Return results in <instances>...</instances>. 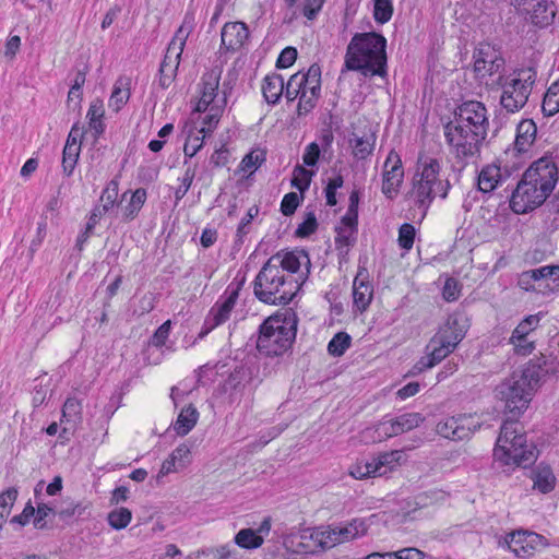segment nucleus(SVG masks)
<instances>
[{"mask_svg":"<svg viewBox=\"0 0 559 559\" xmlns=\"http://www.w3.org/2000/svg\"><path fill=\"white\" fill-rule=\"evenodd\" d=\"M486 114L483 103L468 100L456 108L454 119L444 126L447 143L461 167L480 152L489 127Z\"/></svg>","mask_w":559,"mask_h":559,"instance_id":"f257e3e1","label":"nucleus"},{"mask_svg":"<svg viewBox=\"0 0 559 559\" xmlns=\"http://www.w3.org/2000/svg\"><path fill=\"white\" fill-rule=\"evenodd\" d=\"M558 179L559 170L551 158L542 157L534 162L525 170L512 193V211L525 214L542 205L555 189Z\"/></svg>","mask_w":559,"mask_h":559,"instance_id":"f03ea898","label":"nucleus"},{"mask_svg":"<svg viewBox=\"0 0 559 559\" xmlns=\"http://www.w3.org/2000/svg\"><path fill=\"white\" fill-rule=\"evenodd\" d=\"M554 371L545 356L530 360L522 369L496 386V396L504 402V412L512 418L520 416L528 406L533 392L543 377Z\"/></svg>","mask_w":559,"mask_h":559,"instance_id":"7ed1b4c3","label":"nucleus"},{"mask_svg":"<svg viewBox=\"0 0 559 559\" xmlns=\"http://www.w3.org/2000/svg\"><path fill=\"white\" fill-rule=\"evenodd\" d=\"M386 39L383 35L370 33L355 34L346 49L345 68L360 71L364 75L386 74Z\"/></svg>","mask_w":559,"mask_h":559,"instance_id":"20e7f679","label":"nucleus"},{"mask_svg":"<svg viewBox=\"0 0 559 559\" xmlns=\"http://www.w3.org/2000/svg\"><path fill=\"white\" fill-rule=\"evenodd\" d=\"M298 317L292 309L266 318L259 328L257 348L260 354L275 357L285 354L296 338Z\"/></svg>","mask_w":559,"mask_h":559,"instance_id":"39448f33","label":"nucleus"},{"mask_svg":"<svg viewBox=\"0 0 559 559\" xmlns=\"http://www.w3.org/2000/svg\"><path fill=\"white\" fill-rule=\"evenodd\" d=\"M300 289V283L272 262H265L253 281L255 298L266 305H287Z\"/></svg>","mask_w":559,"mask_h":559,"instance_id":"423d86ee","label":"nucleus"},{"mask_svg":"<svg viewBox=\"0 0 559 559\" xmlns=\"http://www.w3.org/2000/svg\"><path fill=\"white\" fill-rule=\"evenodd\" d=\"M536 78L533 68H518L509 74H500L490 84V90H501L500 105L513 114L526 105Z\"/></svg>","mask_w":559,"mask_h":559,"instance_id":"0eeeda50","label":"nucleus"},{"mask_svg":"<svg viewBox=\"0 0 559 559\" xmlns=\"http://www.w3.org/2000/svg\"><path fill=\"white\" fill-rule=\"evenodd\" d=\"M440 164L436 158H427L418 166L412 180L411 197L424 217L436 197L445 199L451 187L448 179H440Z\"/></svg>","mask_w":559,"mask_h":559,"instance_id":"6e6552de","label":"nucleus"},{"mask_svg":"<svg viewBox=\"0 0 559 559\" xmlns=\"http://www.w3.org/2000/svg\"><path fill=\"white\" fill-rule=\"evenodd\" d=\"M519 426L514 420L503 423L493 454L506 464L526 467L536 460L537 453L534 445L527 444L526 435Z\"/></svg>","mask_w":559,"mask_h":559,"instance_id":"1a4fd4ad","label":"nucleus"},{"mask_svg":"<svg viewBox=\"0 0 559 559\" xmlns=\"http://www.w3.org/2000/svg\"><path fill=\"white\" fill-rule=\"evenodd\" d=\"M475 78L483 81L487 76L503 74L506 60L500 49L489 43H480L473 52Z\"/></svg>","mask_w":559,"mask_h":559,"instance_id":"9d476101","label":"nucleus"},{"mask_svg":"<svg viewBox=\"0 0 559 559\" xmlns=\"http://www.w3.org/2000/svg\"><path fill=\"white\" fill-rule=\"evenodd\" d=\"M194 28L193 15L187 14L182 24L175 33L173 39L168 44L166 53L159 67V72H177L181 55L183 52L186 41Z\"/></svg>","mask_w":559,"mask_h":559,"instance_id":"9b49d317","label":"nucleus"},{"mask_svg":"<svg viewBox=\"0 0 559 559\" xmlns=\"http://www.w3.org/2000/svg\"><path fill=\"white\" fill-rule=\"evenodd\" d=\"M515 11L532 24L545 27L552 23L556 11L549 0H511Z\"/></svg>","mask_w":559,"mask_h":559,"instance_id":"f8f14e48","label":"nucleus"},{"mask_svg":"<svg viewBox=\"0 0 559 559\" xmlns=\"http://www.w3.org/2000/svg\"><path fill=\"white\" fill-rule=\"evenodd\" d=\"M240 285L241 284L233 286V284H230L226 289V298L222 302H216L212 307V309L210 310L209 314L204 320L201 336L207 334L210 331L223 324L229 319L230 313L239 297Z\"/></svg>","mask_w":559,"mask_h":559,"instance_id":"ddd939ff","label":"nucleus"},{"mask_svg":"<svg viewBox=\"0 0 559 559\" xmlns=\"http://www.w3.org/2000/svg\"><path fill=\"white\" fill-rule=\"evenodd\" d=\"M479 427L471 415H459L448 417L437 425V433L442 438L450 440H464Z\"/></svg>","mask_w":559,"mask_h":559,"instance_id":"4468645a","label":"nucleus"},{"mask_svg":"<svg viewBox=\"0 0 559 559\" xmlns=\"http://www.w3.org/2000/svg\"><path fill=\"white\" fill-rule=\"evenodd\" d=\"M504 542L508 548L521 558L532 556L536 549L545 545L542 535L527 531L512 532L507 535Z\"/></svg>","mask_w":559,"mask_h":559,"instance_id":"2eb2a0df","label":"nucleus"},{"mask_svg":"<svg viewBox=\"0 0 559 559\" xmlns=\"http://www.w3.org/2000/svg\"><path fill=\"white\" fill-rule=\"evenodd\" d=\"M404 170L397 153L391 151L384 162L382 193L393 199L402 185Z\"/></svg>","mask_w":559,"mask_h":559,"instance_id":"dca6fc26","label":"nucleus"},{"mask_svg":"<svg viewBox=\"0 0 559 559\" xmlns=\"http://www.w3.org/2000/svg\"><path fill=\"white\" fill-rule=\"evenodd\" d=\"M466 323L463 317L453 314L449 316L447 322L432 337L433 344H445L455 349L457 344L466 334Z\"/></svg>","mask_w":559,"mask_h":559,"instance_id":"f3484780","label":"nucleus"},{"mask_svg":"<svg viewBox=\"0 0 559 559\" xmlns=\"http://www.w3.org/2000/svg\"><path fill=\"white\" fill-rule=\"evenodd\" d=\"M221 37V48L229 52H236L248 41L249 29L243 22H228L223 26Z\"/></svg>","mask_w":559,"mask_h":559,"instance_id":"a211bd4d","label":"nucleus"},{"mask_svg":"<svg viewBox=\"0 0 559 559\" xmlns=\"http://www.w3.org/2000/svg\"><path fill=\"white\" fill-rule=\"evenodd\" d=\"M372 297L373 288L371 283L368 281V271L367 269L359 266L353 283L354 305L362 312L369 307Z\"/></svg>","mask_w":559,"mask_h":559,"instance_id":"6ab92c4d","label":"nucleus"},{"mask_svg":"<svg viewBox=\"0 0 559 559\" xmlns=\"http://www.w3.org/2000/svg\"><path fill=\"white\" fill-rule=\"evenodd\" d=\"M251 371L246 367L236 368L223 384L225 393H229L233 401L239 399L246 389L247 384L251 381Z\"/></svg>","mask_w":559,"mask_h":559,"instance_id":"aec40b11","label":"nucleus"},{"mask_svg":"<svg viewBox=\"0 0 559 559\" xmlns=\"http://www.w3.org/2000/svg\"><path fill=\"white\" fill-rule=\"evenodd\" d=\"M300 258L309 261L308 254L305 251L300 252H277L272 255L266 262H272L280 270H284L285 273L294 275L301 265Z\"/></svg>","mask_w":559,"mask_h":559,"instance_id":"412c9836","label":"nucleus"},{"mask_svg":"<svg viewBox=\"0 0 559 559\" xmlns=\"http://www.w3.org/2000/svg\"><path fill=\"white\" fill-rule=\"evenodd\" d=\"M284 93V79L281 74L272 73L263 79L262 94L265 102L275 105L280 102Z\"/></svg>","mask_w":559,"mask_h":559,"instance_id":"4be33fe9","label":"nucleus"},{"mask_svg":"<svg viewBox=\"0 0 559 559\" xmlns=\"http://www.w3.org/2000/svg\"><path fill=\"white\" fill-rule=\"evenodd\" d=\"M537 128L533 120H522L516 129L514 148L519 153L526 152L535 141Z\"/></svg>","mask_w":559,"mask_h":559,"instance_id":"5701e85b","label":"nucleus"},{"mask_svg":"<svg viewBox=\"0 0 559 559\" xmlns=\"http://www.w3.org/2000/svg\"><path fill=\"white\" fill-rule=\"evenodd\" d=\"M377 136L373 132H365L362 135L353 133L349 143L353 147V155L357 159H366L374 150Z\"/></svg>","mask_w":559,"mask_h":559,"instance_id":"b1692460","label":"nucleus"},{"mask_svg":"<svg viewBox=\"0 0 559 559\" xmlns=\"http://www.w3.org/2000/svg\"><path fill=\"white\" fill-rule=\"evenodd\" d=\"M221 73L222 71L218 68H214L204 73L202 76L203 90L201 104L204 105V108H207L214 102L217 95Z\"/></svg>","mask_w":559,"mask_h":559,"instance_id":"393cba45","label":"nucleus"},{"mask_svg":"<svg viewBox=\"0 0 559 559\" xmlns=\"http://www.w3.org/2000/svg\"><path fill=\"white\" fill-rule=\"evenodd\" d=\"M311 80L308 82L310 87H308L309 93H302L299 96V102L297 105V115L305 116L309 114L316 106L321 96V87L320 83L314 82V73L310 75Z\"/></svg>","mask_w":559,"mask_h":559,"instance_id":"a878e982","label":"nucleus"},{"mask_svg":"<svg viewBox=\"0 0 559 559\" xmlns=\"http://www.w3.org/2000/svg\"><path fill=\"white\" fill-rule=\"evenodd\" d=\"M501 180L502 175L500 167L495 164L487 165L480 170L478 175V189L485 193L491 192L497 188Z\"/></svg>","mask_w":559,"mask_h":559,"instance_id":"bb28decb","label":"nucleus"},{"mask_svg":"<svg viewBox=\"0 0 559 559\" xmlns=\"http://www.w3.org/2000/svg\"><path fill=\"white\" fill-rule=\"evenodd\" d=\"M198 418L199 412L193 405H188L187 407L182 408L176 423L174 424V429L177 435H188L195 426Z\"/></svg>","mask_w":559,"mask_h":559,"instance_id":"cd10ccee","label":"nucleus"},{"mask_svg":"<svg viewBox=\"0 0 559 559\" xmlns=\"http://www.w3.org/2000/svg\"><path fill=\"white\" fill-rule=\"evenodd\" d=\"M336 534L341 543H345L362 536L367 533L368 526L365 520L354 519L345 526H335Z\"/></svg>","mask_w":559,"mask_h":559,"instance_id":"c85d7f7f","label":"nucleus"},{"mask_svg":"<svg viewBox=\"0 0 559 559\" xmlns=\"http://www.w3.org/2000/svg\"><path fill=\"white\" fill-rule=\"evenodd\" d=\"M81 144H74V140L66 141L62 152V170L66 176H71L78 164Z\"/></svg>","mask_w":559,"mask_h":559,"instance_id":"c756f323","label":"nucleus"},{"mask_svg":"<svg viewBox=\"0 0 559 559\" xmlns=\"http://www.w3.org/2000/svg\"><path fill=\"white\" fill-rule=\"evenodd\" d=\"M85 509L86 507L81 502L69 500L63 501L61 506L56 509V513L61 522L71 524L84 513Z\"/></svg>","mask_w":559,"mask_h":559,"instance_id":"7c9ffc66","label":"nucleus"},{"mask_svg":"<svg viewBox=\"0 0 559 559\" xmlns=\"http://www.w3.org/2000/svg\"><path fill=\"white\" fill-rule=\"evenodd\" d=\"M534 488L543 493H548L555 488L556 477L548 466L538 467L534 473Z\"/></svg>","mask_w":559,"mask_h":559,"instance_id":"2f4dec72","label":"nucleus"},{"mask_svg":"<svg viewBox=\"0 0 559 559\" xmlns=\"http://www.w3.org/2000/svg\"><path fill=\"white\" fill-rule=\"evenodd\" d=\"M311 538L317 542L322 549H329L340 544V539L336 534V527L331 525L317 528L311 534Z\"/></svg>","mask_w":559,"mask_h":559,"instance_id":"473e14b6","label":"nucleus"},{"mask_svg":"<svg viewBox=\"0 0 559 559\" xmlns=\"http://www.w3.org/2000/svg\"><path fill=\"white\" fill-rule=\"evenodd\" d=\"M542 109L544 115L548 117L559 112V79L548 87L543 99Z\"/></svg>","mask_w":559,"mask_h":559,"instance_id":"72a5a7b5","label":"nucleus"},{"mask_svg":"<svg viewBox=\"0 0 559 559\" xmlns=\"http://www.w3.org/2000/svg\"><path fill=\"white\" fill-rule=\"evenodd\" d=\"M335 233H336V237H335L336 250L338 251L340 255L345 257L348 253L349 248L353 247L356 242L355 235L357 231H355L350 228L335 227Z\"/></svg>","mask_w":559,"mask_h":559,"instance_id":"f704fd0d","label":"nucleus"},{"mask_svg":"<svg viewBox=\"0 0 559 559\" xmlns=\"http://www.w3.org/2000/svg\"><path fill=\"white\" fill-rule=\"evenodd\" d=\"M399 435L411 431L419 427L425 417L420 413H405L393 418Z\"/></svg>","mask_w":559,"mask_h":559,"instance_id":"c9c22d12","label":"nucleus"},{"mask_svg":"<svg viewBox=\"0 0 559 559\" xmlns=\"http://www.w3.org/2000/svg\"><path fill=\"white\" fill-rule=\"evenodd\" d=\"M146 190L143 188H139L132 193L131 200L123 211V219L126 222H130L136 217L146 201Z\"/></svg>","mask_w":559,"mask_h":559,"instance_id":"e433bc0d","label":"nucleus"},{"mask_svg":"<svg viewBox=\"0 0 559 559\" xmlns=\"http://www.w3.org/2000/svg\"><path fill=\"white\" fill-rule=\"evenodd\" d=\"M129 97L130 91L128 82H124L123 79L117 80L109 99V105L114 107V110L118 111L124 104H127Z\"/></svg>","mask_w":559,"mask_h":559,"instance_id":"4c0bfd02","label":"nucleus"},{"mask_svg":"<svg viewBox=\"0 0 559 559\" xmlns=\"http://www.w3.org/2000/svg\"><path fill=\"white\" fill-rule=\"evenodd\" d=\"M235 543L241 548L255 549L263 544V538L253 530L243 528L236 534Z\"/></svg>","mask_w":559,"mask_h":559,"instance_id":"58836bf2","label":"nucleus"},{"mask_svg":"<svg viewBox=\"0 0 559 559\" xmlns=\"http://www.w3.org/2000/svg\"><path fill=\"white\" fill-rule=\"evenodd\" d=\"M352 337L346 332L336 333L328 344V352L334 357H341L349 348Z\"/></svg>","mask_w":559,"mask_h":559,"instance_id":"ea45409f","label":"nucleus"},{"mask_svg":"<svg viewBox=\"0 0 559 559\" xmlns=\"http://www.w3.org/2000/svg\"><path fill=\"white\" fill-rule=\"evenodd\" d=\"M131 519H132L131 511L128 508H123V507L114 509L112 511H110L108 513V516H107L108 524L114 530H118V531L126 528L129 525V523L131 522Z\"/></svg>","mask_w":559,"mask_h":559,"instance_id":"a19ab883","label":"nucleus"},{"mask_svg":"<svg viewBox=\"0 0 559 559\" xmlns=\"http://www.w3.org/2000/svg\"><path fill=\"white\" fill-rule=\"evenodd\" d=\"M57 516L56 508L47 503H37L34 515V526L38 530L51 527L48 525V519Z\"/></svg>","mask_w":559,"mask_h":559,"instance_id":"79ce46f5","label":"nucleus"},{"mask_svg":"<svg viewBox=\"0 0 559 559\" xmlns=\"http://www.w3.org/2000/svg\"><path fill=\"white\" fill-rule=\"evenodd\" d=\"M393 15L392 0H373V19L379 24H385Z\"/></svg>","mask_w":559,"mask_h":559,"instance_id":"37998d69","label":"nucleus"},{"mask_svg":"<svg viewBox=\"0 0 559 559\" xmlns=\"http://www.w3.org/2000/svg\"><path fill=\"white\" fill-rule=\"evenodd\" d=\"M427 349H430V353L425 356L426 361H431V368L443 360L454 349L447 346L445 344H433L432 338L427 345Z\"/></svg>","mask_w":559,"mask_h":559,"instance_id":"c03bdc74","label":"nucleus"},{"mask_svg":"<svg viewBox=\"0 0 559 559\" xmlns=\"http://www.w3.org/2000/svg\"><path fill=\"white\" fill-rule=\"evenodd\" d=\"M265 160V153L263 151H251L245 155L240 163V169L245 173L252 174Z\"/></svg>","mask_w":559,"mask_h":559,"instance_id":"a18cd8bd","label":"nucleus"},{"mask_svg":"<svg viewBox=\"0 0 559 559\" xmlns=\"http://www.w3.org/2000/svg\"><path fill=\"white\" fill-rule=\"evenodd\" d=\"M292 186L304 193L310 186L312 171L302 166H296L293 173Z\"/></svg>","mask_w":559,"mask_h":559,"instance_id":"49530a36","label":"nucleus"},{"mask_svg":"<svg viewBox=\"0 0 559 559\" xmlns=\"http://www.w3.org/2000/svg\"><path fill=\"white\" fill-rule=\"evenodd\" d=\"M117 197L118 181L110 180L100 195V201L103 202L100 211L103 213H107L109 210H111L116 203Z\"/></svg>","mask_w":559,"mask_h":559,"instance_id":"de8ad7c7","label":"nucleus"},{"mask_svg":"<svg viewBox=\"0 0 559 559\" xmlns=\"http://www.w3.org/2000/svg\"><path fill=\"white\" fill-rule=\"evenodd\" d=\"M313 72H314V79H317L314 82L321 84V67L318 63L311 64L309 67V69L307 70V72L299 71V72L295 73L296 76L300 78L298 80V83H300L299 96H301L304 91H305V93H309L308 87H310V85L308 82L311 80L310 75L313 74Z\"/></svg>","mask_w":559,"mask_h":559,"instance_id":"09e8293b","label":"nucleus"},{"mask_svg":"<svg viewBox=\"0 0 559 559\" xmlns=\"http://www.w3.org/2000/svg\"><path fill=\"white\" fill-rule=\"evenodd\" d=\"M533 278L534 281H540L546 278L559 280V266H542L538 269L530 270L524 272V280Z\"/></svg>","mask_w":559,"mask_h":559,"instance_id":"8fccbe9b","label":"nucleus"},{"mask_svg":"<svg viewBox=\"0 0 559 559\" xmlns=\"http://www.w3.org/2000/svg\"><path fill=\"white\" fill-rule=\"evenodd\" d=\"M17 498V490L9 488L0 493V520L5 521L11 513V509Z\"/></svg>","mask_w":559,"mask_h":559,"instance_id":"3c124183","label":"nucleus"},{"mask_svg":"<svg viewBox=\"0 0 559 559\" xmlns=\"http://www.w3.org/2000/svg\"><path fill=\"white\" fill-rule=\"evenodd\" d=\"M415 235H416L415 227L409 223H404L399 228V238H397L399 246L406 251L411 250L414 245Z\"/></svg>","mask_w":559,"mask_h":559,"instance_id":"603ef678","label":"nucleus"},{"mask_svg":"<svg viewBox=\"0 0 559 559\" xmlns=\"http://www.w3.org/2000/svg\"><path fill=\"white\" fill-rule=\"evenodd\" d=\"M195 176V167L188 166L182 178L180 186L175 190L176 203H178L189 191Z\"/></svg>","mask_w":559,"mask_h":559,"instance_id":"864d4df0","label":"nucleus"},{"mask_svg":"<svg viewBox=\"0 0 559 559\" xmlns=\"http://www.w3.org/2000/svg\"><path fill=\"white\" fill-rule=\"evenodd\" d=\"M402 459V451L395 450L391 452L382 453L374 460L372 463L377 465L379 471H386L388 468H392L394 463H399Z\"/></svg>","mask_w":559,"mask_h":559,"instance_id":"5fc2aeb1","label":"nucleus"},{"mask_svg":"<svg viewBox=\"0 0 559 559\" xmlns=\"http://www.w3.org/2000/svg\"><path fill=\"white\" fill-rule=\"evenodd\" d=\"M198 132L195 135H190L185 143L183 153L186 159L183 162L185 165L188 164V158H192L203 146V139L205 135H200Z\"/></svg>","mask_w":559,"mask_h":559,"instance_id":"6e6d98bb","label":"nucleus"},{"mask_svg":"<svg viewBox=\"0 0 559 559\" xmlns=\"http://www.w3.org/2000/svg\"><path fill=\"white\" fill-rule=\"evenodd\" d=\"M318 228L317 217L313 212H308L304 222L296 229V236L306 238L312 235Z\"/></svg>","mask_w":559,"mask_h":559,"instance_id":"4d7b16f0","label":"nucleus"},{"mask_svg":"<svg viewBox=\"0 0 559 559\" xmlns=\"http://www.w3.org/2000/svg\"><path fill=\"white\" fill-rule=\"evenodd\" d=\"M539 322V314L526 317L512 332L514 338L527 336L530 332L536 329Z\"/></svg>","mask_w":559,"mask_h":559,"instance_id":"13d9d810","label":"nucleus"},{"mask_svg":"<svg viewBox=\"0 0 559 559\" xmlns=\"http://www.w3.org/2000/svg\"><path fill=\"white\" fill-rule=\"evenodd\" d=\"M386 473V471H379L377 465L371 463H366L364 466H356L350 471V475L356 479H362L365 477H374L382 476Z\"/></svg>","mask_w":559,"mask_h":559,"instance_id":"bf43d9fd","label":"nucleus"},{"mask_svg":"<svg viewBox=\"0 0 559 559\" xmlns=\"http://www.w3.org/2000/svg\"><path fill=\"white\" fill-rule=\"evenodd\" d=\"M200 554L203 556H212L213 559H240L237 550L235 548H230L228 545L202 550Z\"/></svg>","mask_w":559,"mask_h":559,"instance_id":"052dcab7","label":"nucleus"},{"mask_svg":"<svg viewBox=\"0 0 559 559\" xmlns=\"http://www.w3.org/2000/svg\"><path fill=\"white\" fill-rule=\"evenodd\" d=\"M301 198L296 192H289L284 195L281 202V212L285 216H289L297 210Z\"/></svg>","mask_w":559,"mask_h":559,"instance_id":"680f3d73","label":"nucleus"},{"mask_svg":"<svg viewBox=\"0 0 559 559\" xmlns=\"http://www.w3.org/2000/svg\"><path fill=\"white\" fill-rule=\"evenodd\" d=\"M297 59V49L295 47H286L284 48L277 60H276V68L278 69H286L294 64V62Z\"/></svg>","mask_w":559,"mask_h":559,"instance_id":"e2e57ef3","label":"nucleus"},{"mask_svg":"<svg viewBox=\"0 0 559 559\" xmlns=\"http://www.w3.org/2000/svg\"><path fill=\"white\" fill-rule=\"evenodd\" d=\"M510 343L514 346V352L518 355H530L534 349V343L527 340V336L514 338V334L510 337Z\"/></svg>","mask_w":559,"mask_h":559,"instance_id":"0e129e2a","label":"nucleus"},{"mask_svg":"<svg viewBox=\"0 0 559 559\" xmlns=\"http://www.w3.org/2000/svg\"><path fill=\"white\" fill-rule=\"evenodd\" d=\"M300 78L293 74L288 82L284 83V93L286 100L294 102L296 98H299V90H300V83H298V80Z\"/></svg>","mask_w":559,"mask_h":559,"instance_id":"69168bd1","label":"nucleus"},{"mask_svg":"<svg viewBox=\"0 0 559 559\" xmlns=\"http://www.w3.org/2000/svg\"><path fill=\"white\" fill-rule=\"evenodd\" d=\"M190 448L187 444L178 445L170 454L180 468H185L190 463Z\"/></svg>","mask_w":559,"mask_h":559,"instance_id":"338daca9","label":"nucleus"},{"mask_svg":"<svg viewBox=\"0 0 559 559\" xmlns=\"http://www.w3.org/2000/svg\"><path fill=\"white\" fill-rule=\"evenodd\" d=\"M376 432L378 433L379 439H388L399 436L393 418L390 420L381 421L379 425H377Z\"/></svg>","mask_w":559,"mask_h":559,"instance_id":"774afa93","label":"nucleus"}]
</instances>
